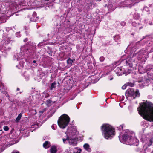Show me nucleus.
Masks as SVG:
<instances>
[{"mask_svg": "<svg viewBox=\"0 0 153 153\" xmlns=\"http://www.w3.org/2000/svg\"><path fill=\"white\" fill-rule=\"evenodd\" d=\"M137 110L140 115L144 119L153 121V104L147 102L140 103Z\"/></svg>", "mask_w": 153, "mask_h": 153, "instance_id": "nucleus-1", "label": "nucleus"}, {"mask_svg": "<svg viewBox=\"0 0 153 153\" xmlns=\"http://www.w3.org/2000/svg\"><path fill=\"white\" fill-rule=\"evenodd\" d=\"M66 134L68 137L66 139H63V143H66L67 142H68L70 145L74 146H76L77 144V140L76 138V135L78 134L76 127L75 126H72L68 127Z\"/></svg>", "mask_w": 153, "mask_h": 153, "instance_id": "nucleus-2", "label": "nucleus"}, {"mask_svg": "<svg viewBox=\"0 0 153 153\" xmlns=\"http://www.w3.org/2000/svg\"><path fill=\"white\" fill-rule=\"evenodd\" d=\"M135 135L133 132L126 130L120 135L119 137L120 141L128 145H137L139 140L135 137Z\"/></svg>", "mask_w": 153, "mask_h": 153, "instance_id": "nucleus-3", "label": "nucleus"}, {"mask_svg": "<svg viewBox=\"0 0 153 153\" xmlns=\"http://www.w3.org/2000/svg\"><path fill=\"white\" fill-rule=\"evenodd\" d=\"M102 135L107 139H111L115 135L114 128L108 124H103L102 127Z\"/></svg>", "mask_w": 153, "mask_h": 153, "instance_id": "nucleus-4", "label": "nucleus"}, {"mask_svg": "<svg viewBox=\"0 0 153 153\" xmlns=\"http://www.w3.org/2000/svg\"><path fill=\"white\" fill-rule=\"evenodd\" d=\"M70 121V118L66 114H64L60 117L58 121V125L62 129L65 128Z\"/></svg>", "mask_w": 153, "mask_h": 153, "instance_id": "nucleus-5", "label": "nucleus"}, {"mask_svg": "<svg viewBox=\"0 0 153 153\" xmlns=\"http://www.w3.org/2000/svg\"><path fill=\"white\" fill-rule=\"evenodd\" d=\"M126 94L128 96L133 97V99H134L135 97H139L140 95L138 90H137L134 91L132 88L128 89L126 92Z\"/></svg>", "mask_w": 153, "mask_h": 153, "instance_id": "nucleus-6", "label": "nucleus"}, {"mask_svg": "<svg viewBox=\"0 0 153 153\" xmlns=\"http://www.w3.org/2000/svg\"><path fill=\"white\" fill-rule=\"evenodd\" d=\"M83 147L85 150L89 152H91V150L89 144L88 143L85 144L83 145Z\"/></svg>", "mask_w": 153, "mask_h": 153, "instance_id": "nucleus-7", "label": "nucleus"}, {"mask_svg": "<svg viewBox=\"0 0 153 153\" xmlns=\"http://www.w3.org/2000/svg\"><path fill=\"white\" fill-rule=\"evenodd\" d=\"M50 143L48 141H46L43 144V146L44 148L45 149H47L49 148L50 146Z\"/></svg>", "mask_w": 153, "mask_h": 153, "instance_id": "nucleus-8", "label": "nucleus"}, {"mask_svg": "<svg viewBox=\"0 0 153 153\" xmlns=\"http://www.w3.org/2000/svg\"><path fill=\"white\" fill-rule=\"evenodd\" d=\"M50 152L51 153H56V147L54 146H52Z\"/></svg>", "mask_w": 153, "mask_h": 153, "instance_id": "nucleus-9", "label": "nucleus"}, {"mask_svg": "<svg viewBox=\"0 0 153 153\" xmlns=\"http://www.w3.org/2000/svg\"><path fill=\"white\" fill-rule=\"evenodd\" d=\"M75 60V59H71L69 58L68 59L67 61V62L68 63V64L71 65L72 64V63H73V62Z\"/></svg>", "mask_w": 153, "mask_h": 153, "instance_id": "nucleus-10", "label": "nucleus"}, {"mask_svg": "<svg viewBox=\"0 0 153 153\" xmlns=\"http://www.w3.org/2000/svg\"><path fill=\"white\" fill-rule=\"evenodd\" d=\"M22 117V114L21 113H20L19 114L17 118H16V122H18L19 120H20V119L21 118V117Z\"/></svg>", "mask_w": 153, "mask_h": 153, "instance_id": "nucleus-11", "label": "nucleus"}, {"mask_svg": "<svg viewBox=\"0 0 153 153\" xmlns=\"http://www.w3.org/2000/svg\"><path fill=\"white\" fill-rule=\"evenodd\" d=\"M81 151V149L77 148L75 149L74 151V153H80Z\"/></svg>", "mask_w": 153, "mask_h": 153, "instance_id": "nucleus-12", "label": "nucleus"}, {"mask_svg": "<svg viewBox=\"0 0 153 153\" xmlns=\"http://www.w3.org/2000/svg\"><path fill=\"white\" fill-rule=\"evenodd\" d=\"M56 84V83L55 82H53L51 84V89L52 90L55 87V85Z\"/></svg>", "mask_w": 153, "mask_h": 153, "instance_id": "nucleus-13", "label": "nucleus"}, {"mask_svg": "<svg viewBox=\"0 0 153 153\" xmlns=\"http://www.w3.org/2000/svg\"><path fill=\"white\" fill-rule=\"evenodd\" d=\"M10 42V40L8 38H7L6 39V40L4 42V45H7Z\"/></svg>", "mask_w": 153, "mask_h": 153, "instance_id": "nucleus-14", "label": "nucleus"}, {"mask_svg": "<svg viewBox=\"0 0 153 153\" xmlns=\"http://www.w3.org/2000/svg\"><path fill=\"white\" fill-rule=\"evenodd\" d=\"M4 129L5 131H7L9 130V128L7 126H4Z\"/></svg>", "mask_w": 153, "mask_h": 153, "instance_id": "nucleus-15", "label": "nucleus"}, {"mask_svg": "<svg viewBox=\"0 0 153 153\" xmlns=\"http://www.w3.org/2000/svg\"><path fill=\"white\" fill-rule=\"evenodd\" d=\"M149 143L148 145V146H150L152 145V140L150 139L149 140Z\"/></svg>", "mask_w": 153, "mask_h": 153, "instance_id": "nucleus-16", "label": "nucleus"}, {"mask_svg": "<svg viewBox=\"0 0 153 153\" xmlns=\"http://www.w3.org/2000/svg\"><path fill=\"white\" fill-rule=\"evenodd\" d=\"M127 86H130L131 87H133L134 86V84L131 83H127Z\"/></svg>", "mask_w": 153, "mask_h": 153, "instance_id": "nucleus-17", "label": "nucleus"}, {"mask_svg": "<svg viewBox=\"0 0 153 153\" xmlns=\"http://www.w3.org/2000/svg\"><path fill=\"white\" fill-rule=\"evenodd\" d=\"M127 86V83L126 84L124 85L122 87V88L123 89H125L126 87V86Z\"/></svg>", "mask_w": 153, "mask_h": 153, "instance_id": "nucleus-18", "label": "nucleus"}, {"mask_svg": "<svg viewBox=\"0 0 153 153\" xmlns=\"http://www.w3.org/2000/svg\"><path fill=\"white\" fill-rule=\"evenodd\" d=\"M100 61L102 62L104 60V58L103 57H100Z\"/></svg>", "mask_w": 153, "mask_h": 153, "instance_id": "nucleus-19", "label": "nucleus"}, {"mask_svg": "<svg viewBox=\"0 0 153 153\" xmlns=\"http://www.w3.org/2000/svg\"><path fill=\"white\" fill-rule=\"evenodd\" d=\"M56 125L55 124L51 126V128L52 129H53V130H55V127H56Z\"/></svg>", "mask_w": 153, "mask_h": 153, "instance_id": "nucleus-20", "label": "nucleus"}, {"mask_svg": "<svg viewBox=\"0 0 153 153\" xmlns=\"http://www.w3.org/2000/svg\"><path fill=\"white\" fill-rule=\"evenodd\" d=\"M37 126H38L36 124V125H32V128L35 127L36 128L37 127Z\"/></svg>", "mask_w": 153, "mask_h": 153, "instance_id": "nucleus-21", "label": "nucleus"}, {"mask_svg": "<svg viewBox=\"0 0 153 153\" xmlns=\"http://www.w3.org/2000/svg\"><path fill=\"white\" fill-rule=\"evenodd\" d=\"M121 24L122 25L124 26V25H125V23L124 22H123L121 23Z\"/></svg>", "mask_w": 153, "mask_h": 153, "instance_id": "nucleus-22", "label": "nucleus"}, {"mask_svg": "<svg viewBox=\"0 0 153 153\" xmlns=\"http://www.w3.org/2000/svg\"><path fill=\"white\" fill-rule=\"evenodd\" d=\"M12 153H19V152L17 151H14Z\"/></svg>", "mask_w": 153, "mask_h": 153, "instance_id": "nucleus-23", "label": "nucleus"}, {"mask_svg": "<svg viewBox=\"0 0 153 153\" xmlns=\"http://www.w3.org/2000/svg\"><path fill=\"white\" fill-rule=\"evenodd\" d=\"M17 60H18V59H22V58L20 56H18V58H17Z\"/></svg>", "mask_w": 153, "mask_h": 153, "instance_id": "nucleus-24", "label": "nucleus"}, {"mask_svg": "<svg viewBox=\"0 0 153 153\" xmlns=\"http://www.w3.org/2000/svg\"><path fill=\"white\" fill-rule=\"evenodd\" d=\"M27 41V39H25L24 40V41L25 42H26Z\"/></svg>", "mask_w": 153, "mask_h": 153, "instance_id": "nucleus-25", "label": "nucleus"}, {"mask_svg": "<svg viewBox=\"0 0 153 153\" xmlns=\"http://www.w3.org/2000/svg\"><path fill=\"white\" fill-rule=\"evenodd\" d=\"M117 75L120 76L122 75V74H117Z\"/></svg>", "mask_w": 153, "mask_h": 153, "instance_id": "nucleus-26", "label": "nucleus"}, {"mask_svg": "<svg viewBox=\"0 0 153 153\" xmlns=\"http://www.w3.org/2000/svg\"><path fill=\"white\" fill-rule=\"evenodd\" d=\"M113 79V77H112V78H111L110 79V80H112Z\"/></svg>", "mask_w": 153, "mask_h": 153, "instance_id": "nucleus-27", "label": "nucleus"}, {"mask_svg": "<svg viewBox=\"0 0 153 153\" xmlns=\"http://www.w3.org/2000/svg\"><path fill=\"white\" fill-rule=\"evenodd\" d=\"M33 62L34 63H36V61L35 60H34L33 61Z\"/></svg>", "mask_w": 153, "mask_h": 153, "instance_id": "nucleus-28", "label": "nucleus"}, {"mask_svg": "<svg viewBox=\"0 0 153 153\" xmlns=\"http://www.w3.org/2000/svg\"><path fill=\"white\" fill-rule=\"evenodd\" d=\"M21 50L23 51V47L21 48Z\"/></svg>", "mask_w": 153, "mask_h": 153, "instance_id": "nucleus-29", "label": "nucleus"}, {"mask_svg": "<svg viewBox=\"0 0 153 153\" xmlns=\"http://www.w3.org/2000/svg\"><path fill=\"white\" fill-rule=\"evenodd\" d=\"M19 88H17V90L19 91Z\"/></svg>", "mask_w": 153, "mask_h": 153, "instance_id": "nucleus-30", "label": "nucleus"}]
</instances>
